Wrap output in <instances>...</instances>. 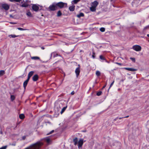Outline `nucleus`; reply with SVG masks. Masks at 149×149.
<instances>
[{
	"instance_id": "1",
	"label": "nucleus",
	"mask_w": 149,
	"mask_h": 149,
	"mask_svg": "<svg viewBox=\"0 0 149 149\" xmlns=\"http://www.w3.org/2000/svg\"><path fill=\"white\" fill-rule=\"evenodd\" d=\"M84 140L83 139H80L78 141V138L77 137L73 139V142L74 145H76L78 144V147L80 148L81 147L84 143Z\"/></svg>"
},
{
	"instance_id": "2",
	"label": "nucleus",
	"mask_w": 149,
	"mask_h": 149,
	"mask_svg": "<svg viewBox=\"0 0 149 149\" xmlns=\"http://www.w3.org/2000/svg\"><path fill=\"white\" fill-rule=\"evenodd\" d=\"M42 143L40 142H37L33 144L28 147L26 149H39L41 146Z\"/></svg>"
},
{
	"instance_id": "3",
	"label": "nucleus",
	"mask_w": 149,
	"mask_h": 149,
	"mask_svg": "<svg viewBox=\"0 0 149 149\" xmlns=\"http://www.w3.org/2000/svg\"><path fill=\"white\" fill-rule=\"evenodd\" d=\"M56 5L57 9H61L64 7H67V4L66 3H63L62 2H60L57 3H56Z\"/></svg>"
},
{
	"instance_id": "4",
	"label": "nucleus",
	"mask_w": 149,
	"mask_h": 149,
	"mask_svg": "<svg viewBox=\"0 0 149 149\" xmlns=\"http://www.w3.org/2000/svg\"><path fill=\"white\" fill-rule=\"evenodd\" d=\"M49 10L50 11H55L57 10L56 3H53L52 5H50L48 8Z\"/></svg>"
},
{
	"instance_id": "5",
	"label": "nucleus",
	"mask_w": 149,
	"mask_h": 149,
	"mask_svg": "<svg viewBox=\"0 0 149 149\" xmlns=\"http://www.w3.org/2000/svg\"><path fill=\"white\" fill-rule=\"evenodd\" d=\"M1 7L3 9L6 10H8L10 8V6L8 4L6 3H0V7Z\"/></svg>"
},
{
	"instance_id": "6",
	"label": "nucleus",
	"mask_w": 149,
	"mask_h": 149,
	"mask_svg": "<svg viewBox=\"0 0 149 149\" xmlns=\"http://www.w3.org/2000/svg\"><path fill=\"white\" fill-rule=\"evenodd\" d=\"M132 49L136 52H139L141 51L142 48L140 45H135L132 46Z\"/></svg>"
},
{
	"instance_id": "7",
	"label": "nucleus",
	"mask_w": 149,
	"mask_h": 149,
	"mask_svg": "<svg viewBox=\"0 0 149 149\" xmlns=\"http://www.w3.org/2000/svg\"><path fill=\"white\" fill-rule=\"evenodd\" d=\"M39 5L37 4H33L32 6V9L33 11L37 12L39 10Z\"/></svg>"
},
{
	"instance_id": "8",
	"label": "nucleus",
	"mask_w": 149,
	"mask_h": 149,
	"mask_svg": "<svg viewBox=\"0 0 149 149\" xmlns=\"http://www.w3.org/2000/svg\"><path fill=\"white\" fill-rule=\"evenodd\" d=\"M75 72L76 74V77H77L79 75L80 72V70L79 67H78L76 68Z\"/></svg>"
},
{
	"instance_id": "9",
	"label": "nucleus",
	"mask_w": 149,
	"mask_h": 149,
	"mask_svg": "<svg viewBox=\"0 0 149 149\" xmlns=\"http://www.w3.org/2000/svg\"><path fill=\"white\" fill-rule=\"evenodd\" d=\"M39 78V77L38 74L34 75L32 77V80L34 81H37Z\"/></svg>"
},
{
	"instance_id": "10",
	"label": "nucleus",
	"mask_w": 149,
	"mask_h": 149,
	"mask_svg": "<svg viewBox=\"0 0 149 149\" xmlns=\"http://www.w3.org/2000/svg\"><path fill=\"white\" fill-rule=\"evenodd\" d=\"M98 4L99 3L97 1H95L93 2L92 3L91 6L96 8Z\"/></svg>"
},
{
	"instance_id": "11",
	"label": "nucleus",
	"mask_w": 149,
	"mask_h": 149,
	"mask_svg": "<svg viewBox=\"0 0 149 149\" xmlns=\"http://www.w3.org/2000/svg\"><path fill=\"white\" fill-rule=\"evenodd\" d=\"M100 58L102 61H104L106 62L109 63V62L106 59L105 57L102 55L100 56Z\"/></svg>"
},
{
	"instance_id": "12",
	"label": "nucleus",
	"mask_w": 149,
	"mask_h": 149,
	"mask_svg": "<svg viewBox=\"0 0 149 149\" xmlns=\"http://www.w3.org/2000/svg\"><path fill=\"white\" fill-rule=\"evenodd\" d=\"M58 56H60V55H58L56 52H53L51 54V56H53V58H54Z\"/></svg>"
},
{
	"instance_id": "13",
	"label": "nucleus",
	"mask_w": 149,
	"mask_h": 149,
	"mask_svg": "<svg viewBox=\"0 0 149 149\" xmlns=\"http://www.w3.org/2000/svg\"><path fill=\"white\" fill-rule=\"evenodd\" d=\"M125 69L128 70V71H131L132 72L136 71L137 70L136 69L131 68H124Z\"/></svg>"
},
{
	"instance_id": "14",
	"label": "nucleus",
	"mask_w": 149,
	"mask_h": 149,
	"mask_svg": "<svg viewBox=\"0 0 149 149\" xmlns=\"http://www.w3.org/2000/svg\"><path fill=\"white\" fill-rule=\"evenodd\" d=\"M29 81V79H27L23 83V87L24 89H25Z\"/></svg>"
},
{
	"instance_id": "15",
	"label": "nucleus",
	"mask_w": 149,
	"mask_h": 149,
	"mask_svg": "<svg viewBox=\"0 0 149 149\" xmlns=\"http://www.w3.org/2000/svg\"><path fill=\"white\" fill-rule=\"evenodd\" d=\"M34 72L33 71H31L29 72L28 74V77L27 79H30V77L33 75L34 73Z\"/></svg>"
},
{
	"instance_id": "16",
	"label": "nucleus",
	"mask_w": 149,
	"mask_h": 149,
	"mask_svg": "<svg viewBox=\"0 0 149 149\" xmlns=\"http://www.w3.org/2000/svg\"><path fill=\"white\" fill-rule=\"evenodd\" d=\"M75 6L72 5L70 6L69 8V9L70 11H73L75 9Z\"/></svg>"
},
{
	"instance_id": "17",
	"label": "nucleus",
	"mask_w": 149,
	"mask_h": 149,
	"mask_svg": "<svg viewBox=\"0 0 149 149\" xmlns=\"http://www.w3.org/2000/svg\"><path fill=\"white\" fill-rule=\"evenodd\" d=\"M90 10L92 12H95L96 11V8L91 6L90 8Z\"/></svg>"
},
{
	"instance_id": "18",
	"label": "nucleus",
	"mask_w": 149,
	"mask_h": 149,
	"mask_svg": "<svg viewBox=\"0 0 149 149\" xmlns=\"http://www.w3.org/2000/svg\"><path fill=\"white\" fill-rule=\"evenodd\" d=\"M29 5L26 2H24V3L21 5V6L22 7H27Z\"/></svg>"
},
{
	"instance_id": "19",
	"label": "nucleus",
	"mask_w": 149,
	"mask_h": 149,
	"mask_svg": "<svg viewBox=\"0 0 149 149\" xmlns=\"http://www.w3.org/2000/svg\"><path fill=\"white\" fill-rule=\"evenodd\" d=\"M62 15V13L60 10H58L57 13V17H60Z\"/></svg>"
},
{
	"instance_id": "20",
	"label": "nucleus",
	"mask_w": 149,
	"mask_h": 149,
	"mask_svg": "<svg viewBox=\"0 0 149 149\" xmlns=\"http://www.w3.org/2000/svg\"><path fill=\"white\" fill-rule=\"evenodd\" d=\"M84 14L83 13H81L77 15V16L78 17L80 18L81 17H84Z\"/></svg>"
},
{
	"instance_id": "21",
	"label": "nucleus",
	"mask_w": 149,
	"mask_h": 149,
	"mask_svg": "<svg viewBox=\"0 0 149 149\" xmlns=\"http://www.w3.org/2000/svg\"><path fill=\"white\" fill-rule=\"evenodd\" d=\"M19 118L21 119H23L25 118V116L24 114H21L19 115Z\"/></svg>"
},
{
	"instance_id": "22",
	"label": "nucleus",
	"mask_w": 149,
	"mask_h": 149,
	"mask_svg": "<svg viewBox=\"0 0 149 149\" xmlns=\"http://www.w3.org/2000/svg\"><path fill=\"white\" fill-rule=\"evenodd\" d=\"M5 74V72L3 70H0V76H1Z\"/></svg>"
},
{
	"instance_id": "23",
	"label": "nucleus",
	"mask_w": 149,
	"mask_h": 149,
	"mask_svg": "<svg viewBox=\"0 0 149 149\" xmlns=\"http://www.w3.org/2000/svg\"><path fill=\"white\" fill-rule=\"evenodd\" d=\"M18 36H16L15 35H12V34L10 35H9V37H10V38L11 37V38H15L17 37Z\"/></svg>"
},
{
	"instance_id": "24",
	"label": "nucleus",
	"mask_w": 149,
	"mask_h": 149,
	"mask_svg": "<svg viewBox=\"0 0 149 149\" xmlns=\"http://www.w3.org/2000/svg\"><path fill=\"white\" fill-rule=\"evenodd\" d=\"M26 15L28 16H29V17H32V15L30 11L27 12L26 13Z\"/></svg>"
},
{
	"instance_id": "25",
	"label": "nucleus",
	"mask_w": 149,
	"mask_h": 149,
	"mask_svg": "<svg viewBox=\"0 0 149 149\" xmlns=\"http://www.w3.org/2000/svg\"><path fill=\"white\" fill-rule=\"evenodd\" d=\"M31 58L33 60H38L39 59H40L39 57H37V56H33L31 57Z\"/></svg>"
},
{
	"instance_id": "26",
	"label": "nucleus",
	"mask_w": 149,
	"mask_h": 149,
	"mask_svg": "<svg viewBox=\"0 0 149 149\" xmlns=\"http://www.w3.org/2000/svg\"><path fill=\"white\" fill-rule=\"evenodd\" d=\"M15 97L14 95H11L10 96V99L11 101H13L15 99Z\"/></svg>"
},
{
	"instance_id": "27",
	"label": "nucleus",
	"mask_w": 149,
	"mask_h": 149,
	"mask_svg": "<svg viewBox=\"0 0 149 149\" xmlns=\"http://www.w3.org/2000/svg\"><path fill=\"white\" fill-rule=\"evenodd\" d=\"M101 74L100 72L99 71H97L96 72V74L97 76H99Z\"/></svg>"
},
{
	"instance_id": "28",
	"label": "nucleus",
	"mask_w": 149,
	"mask_h": 149,
	"mask_svg": "<svg viewBox=\"0 0 149 149\" xmlns=\"http://www.w3.org/2000/svg\"><path fill=\"white\" fill-rule=\"evenodd\" d=\"M80 0H73L72 2V3H73L74 4H76L77 2L80 1Z\"/></svg>"
},
{
	"instance_id": "29",
	"label": "nucleus",
	"mask_w": 149,
	"mask_h": 149,
	"mask_svg": "<svg viewBox=\"0 0 149 149\" xmlns=\"http://www.w3.org/2000/svg\"><path fill=\"white\" fill-rule=\"evenodd\" d=\"M66 108H67V107H64L62 108V109L61 110V113L62 114V113H63L64 111L66 109Z\"/></svg>"
},
{
	"instance_id": "30",
	"label": "nucleus",
	"mask_w": 149,
	"mask_h": 149,
	"mask_svg": "<svg viewBox=\"0 0 149 149\" xmlns=\"http://www.w3.org/2000/svg\"><path fill=\"white\" fill-rule=\"evenodd\" d=\"M10 1L13 2L15 1L16 2H20L22 0H9Z\"/></svg>"
},
{
	"instance_id": "31",
	"label": "nucleus",
	"mask_w": 149,
	"mask_h": 149,
	"mask_svg": "<svg viewBox=\"0 0 149 149\" xmlns=\"http://www.w3.org/2000/svg\"><path fill=\"white\" fill-rule=\"evenodd\" d=\"M93 54L92 55V57L93 58H95V53L94 51L92 52Z\"/></svg>"
},
{
	"instance_id": "32",
	"label": "nucleus",
	"mask_w": 149,
	"mask_h": 149,
	"mask_svg": "<svg viewBox=\"0 0 149 149\" xmlns=\"http://www.w3.org/2000/svg\"><path fill=\"white\" fill-rule=\"evenodd\" d=\"M100 30L102 32H104L105 31V29L104 27H101L100 28Z\"/></svg>"
},
{
	"instance_id": "33",
	"label": "nucleus",
	"mask_w": 149,
	"mask_h": 149,
	"mask_svg": "<svg viewBox=\"0 0 149 149\" xmlns=\"http://www.w3.org/2000/svg\"><path fill=\"white\" fill-rule=\"evenodd\" d=\"M17 29L19 30H20V31H24V30H27V29H23L22 28H20V27H18L17 28Z\"/></svg>"
},
{
	"instance_id": "34",
	"label": "nucleus",
	"mask_w": 149,
	"mask_h": 149,
	"mask_svg": "<svg viewBox=\"0 0 149 149\" xmlns=\"http://www.w3.org/2000/svg\"><path fill=\"white\" fill-rule=\"evenodd\" d=\"M102 92L101 91H99L97 93V95L99 96L101 95Z\"/></svg>"
},
{
	"instance_id": "35",
	"label": "nucleus",
	"mask_w": 149,
	"mask_h": 149,
	"mask_svg": "<svg viewBox=\"0 0 149 149\" xmlns=\"http://www.w3.org/2000/svg\"><path fill=\"white\" fill-rule=\"evenodd\" d=\"M10 145L13 146H15L16 145V142L14 141L12 143L10 144Z\"/></svg>"
},
{
	"instance_id": "36",
	"label": "nucleus",
	"mask_w": 149,
	"mask_h": 149,
	"mask_svg": "<svg viewBox=\"0 0 149 149\" xmlns=\"http://www.w3.org/2000/svg\"><path fill=\"white\" fill-rule=\"evenodd\" d=\"M130 59L134 62H135V59L134 58L130 57Z\"/></svg>"
},
{
	"instance_id": "37",
	"label": "nucleus",
	"mask_w": 149,
	"mask_h": 149,
	"mask_svg": "<svg viewBox=\"0 0 149 149\" xmlns=\"http://www.w3.org/2000/svg\"><path fill=\"white\" fill-rule=\"evenodd\" d=\"M114 81L113 80V81L111 83V84L110 85V87H109V89L112 86V85H113L114 83Z\"/></svg>"
},
{
	"instance_id": "38",
	"label": "nucleus",
	"mask_w": 149,
	"mask_h": 149,
	"mask_svg": "<svg viewBox=\"0 0 149 149\" xmlns=\"http://www.w3.org/2000/svg\"><path fill=\"white\" fill-rule=\"evenodd\" d=\"M50 141V140L49 138H47L46 139V141L47 143H49Z\"/></svg>"
},
{
	"instance_id": "39",
	"label": "nucleus",
	"mask_w": 149,
	"mask_h": 149,
	"mask_svg": "<svg viewBox=\"0 0 149 149\" xmlns=\"http://www.w3.org/2000/svg\"><path fill=\"white\" fill-rule=\"evenodd\" d=\"M7 148V146H3L1 148H0V149H6Z\"/></svg>"
},
{
	"instance_id": "40",
	"label": "nucleus",
	"mask_w": 149,
	"mask_h": 149,
	"mask_svg": "<svg viewBox=\"0 0 149 149\" xmlns=\"http://www.w3.org/2000/svg\"><path fill=\"white\" fill-rule=\"evenodd\" d=\"M54 132V130H52L51 132H49V133L47 134V135H49L50 134H51L52 133H53Z\"/></svg>"
},
{
	"instance_id": "41",
	"label": "nucleus",
	"mask_w": 149,
	"mask_h": 149,
	"mask_svg": "<svg viewBox=\"0 0 149 149\" xmlns=\"http://www.w3.org/2000/svg\"><path fill=\"white\" fill-rule=\"evenodd\" d=\"M115 63H116V64H117V65H120V66H121L122 65V63H118V62Z\"/></svg>"
},
{
	"instance_id": "42",
	"label": "nucleus",
	"mask_w": 149,
	"mask_h": 149,
	"mask_svg": "<svg viewBox=\"0 0 149 149\" xmlns=\"http://www.w3.org/2000/svg\"><path fill=\"white\" fill-rule=\"evenodd\" d=\"M26 138V136H24L22 137V139L23 140H24Z\"/></svg>"
},
{
	"instance_id": "43",
	"label": "nucleus",
	"mask_w": 149,
	"mask_h": 149,
	"mask_svg": "<svg viewBox=\"0 0 149 149\" xmlns=\"http://www.w3.org/2000/svg\"><path fill=\"white\" fill-rule=\"evenodd\" d=\"M71 95H73L74 94V91H72L71 93Z\"/></svg>"
},
{
	"instance_id": "44",
	"label": "nucleus",
	"mask_w": 149,
	"mask_h": 149,
	"mask_svg": "<svg viewBox=\"0 0 149 149\" xmlns=\"http://www.w3.org/2000/svg\"><path fill=\"white\" fill-rule=\"evenodd\" d=\"M118 118V117H117V118H115L113 120L114 121H116L117 120V119Z\"/></svg>"
},
{
	"instance_id": "45",
	"label": "nucleus",
	"mask_w": 149,
	"mask_h": 149,
	"mask_svg": "<svg viewBox=\"0 0 149 149\" xmlns=\"http://www.w3.org/2000/svg\"><path fill=\"white\" fill-rule=\"evenodd\" d=\"M129 117V116H126L125 117H123L124 118H127Z\"/></svg>"
},
{
	"instance_id": "46",
	"label": "nucleus",
	"mask_w": 149,
	"mask_h": 149,
	"mask_svg": "<svg viewBox=\"0 0 149 149\" xmlns=\"http://www.w3.org/2000/svg\"><path fill=\"white\" fill-rule=\"evenodd\" d=\"M106 86V84H105V85H104L103 87L102 88H104Z\"/></svg>"
},
{
	"instance_id": "47",
	"label": "nucleus",
	"mask_w": 149,
	"mask_h": 149,
	"mask_svg": "<svg viewBox=\"0 0 149 149\" xmlns=\"http://www.w3.org/2000/svg\"><path fill=\"white\" fill-rule=\"evenodd\" d=\"M10 23L11 24H15V23H13V22H10Z\"/></svg>"
},
{
	"instance_id": "48",
	"label": "nucleus",
	"mask_w": 149,
	"mask_h": 149,
	"mask_svg": "<svg viewBox=\"0 0 149 149\" xmlns=\"http://www.w3.org/2000/svg\"><path fill=\"white\" fill-rule=\"evenodd\" d=\"M123 118V117H120V118H119V119L120 120V119H122V118Z\"/></svg>"
},
{
	"instance_id": "49",
	"label": "nucleus",
	"mask_w": 149,
	"mask_h": 149,
	"mask_svg": "<svg viewBox=\"0 0 149 149\" xmlns=\"http://www.w3.org/2000/svg\"><path fill=\"white\" fill-rule=\"evenodd\" d=\"M147 36L148 37H149V34H147Z\"/></svg>"
},
{
	"instance_id": "50",
	"label": "nucleus",
	"mask_w": 149,
	"mask_h": 149,
	"mask_svg": "<svg viewBox=\"0 0 149 149\" xmlns=\"http://www.w3.org/2000/svg\"><path fill=\"white\" fill-rule=\"evenodd\" d=\"M147 27H148L146 26V27L145 28V29H147Z\"/></svg>"
},
{
	"instance_id": "51",
	"label": "nucleus",
	"mask_w": 149,
	"mask_h": 149,
	"mask_svg": "<svg viewBox=\"0 0 149 149\" xmlns=\"http://www.w3.org/2000/svg\"><path fill=\"white\" fill-rule=\"evenodd\" d=\"M148 42H149V40H148Z\"/></svg>"
}]
</instances>
